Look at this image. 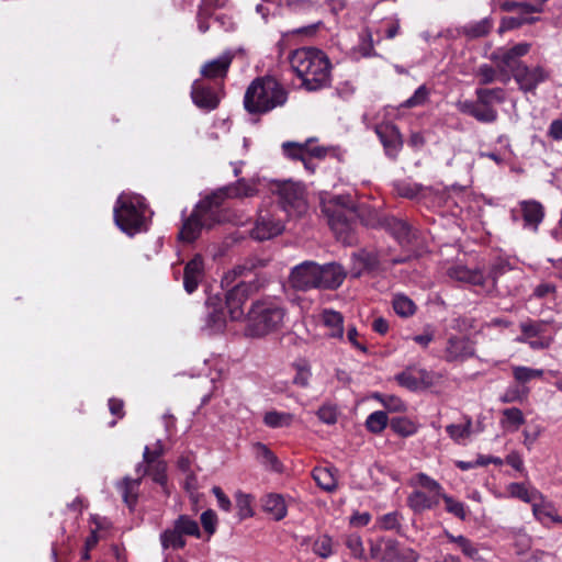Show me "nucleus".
Here are the masks:
<instances>
[{
  "label": "nucleus",
  "mask_w": 562,
  "mask_h": 562,
  "mask_svg": "<svg viewBox=\"0 0 562 562\" xmlns=\"http://www.w3.org/2000/svg\"><path fill=\"white\" fill-rule=\"evenodd\" d=\"M290 65L307 91L325 89L331 83V64L321 49L297 48L290 55Z\"/></svg>",
  "instance_id": "f257e3e1"
},
{
  "label": "nucleus",
  "mask_w": 562,
  "mask_h": 562,
  "mask_svg": "<svg viewBox=\"0 0 562 562\" xmlns=\"http://www.w3.org/2000/svg\"><path fill=\"white\" fill-rule=\"evenodd\" d=\"M319 206L337 239L347 245L353 244L356 238L352 220L356 216L357 207L352 196L322 192Z\"/></svg>",
  "instance_id": "f03ea898"
},
{
  "label": "nucleus",
  "mask_w": 562,
  "mask_h": 562,
  "mask_svg": "<svg viewBox=\"0 0 562 562\" xmlns=\"http://www.w3.org/2000/svg\"><path fill=\"white\" fill-rule=\"evenodd\" d=\"M288 101V91L273 77L256 78L246 89L244 108L249 114H266Z\"/></svg>",
  "instance_id": "7ed1b4c3"
},
{
  "label": "nucleus",
  "mask_w": 562,
  "mask_h": 562,
  "mask_svg": "<svg viewBox=\"0 0 562 562\" xmlns=\"http://www.w3.org/2000/svg\"><path fill=\"white\" fill-rule=\"evenodd\" d=\"M286 310L276 299L255 301L247 313L246 334L249 337H265L282 328Z\"/></svg>",
  "instance_id": "20e7f679"
},
{
  "label": "nucleus",
  "mask_w": 562,
  "mask_h": 562,
  "mask_svg": "<svg viewBox=\"0 0 562 562\" xmlns=\"http://www.w3.org/2000/svg\"><path fill=\"white\" fill-rule=\"evenodd\" d=\"M114 222L128 236L146 231V203L143 196L122 193L114 205Z\"/></svg>",
  "instance_id": "39448f33"
},
{
  "label": "nucleus",
  "mask_w": 562,
  "mask_h": 562,
  "mask_svg": "<svg viewBox=\"0 0 562 562\" xmlns=\"http://www.w3.org/2000/svg\"><path fill=\"white\" fill-rule=\"evenodd\" d=\"M408 485L415 487L406 499L407 506L414 514L420 515L439 505L443 487L435 479L419 472L409 479Z\"/></svg>",
  "instance_id": "423d86ee"
},
{
  "label": "nucleus",
  "mask_w": 562,
  "mask_h": 562,
  "mask_svg": "<svg viewBox=\"0 0 562 562\" xmlns=\"http://www.w3.org/2000/svg\"><path fill=\"white\" fill-rule=\"evenodd\" d=\"M218 220V209L212 206L211 199L200 202L191 215L183 221L179 239L186 243L194 241L203 228H211Z\"/></svg>",
  "instance_id": "0eeeda50"
},
{
  "label": "nucleus",
  "mask_w": 562,
  "mask_h": 562,
  "mask_svg": "<svg viewBox=\"0 0 562 562\" xmlns=\"http://www.w3.org/2000/svg\"><path fill=\"white\" fill-rule=\"evenodd\" d=\"M530 48L531 44L521 42L512 47H498L491 53L490 59L495 64L504 83L509 81V74L514 76L515 71L525 65L521 57L526 56Z\"/></svg>",
  "instance_id": "6e6552de"
},
{
  "label": "nucleus",
  "mask_w": 562,
  "mask_h": 562,
  "mask_svg": "<svg viewBox=\"0 0 562 562\" xmlns=\"http://www.w3.org/2000/svg\"><path fill=\"white\" fill-rule=\"evenodd\" d=\"M262 285L263 282L256 278L249 282H239L226 293V307L231 319L240 321L247 317L244 305Z\"/></svg>",
  "instance_id": "1a4fd4ad"
},
{
  "label": "nucleus",
  "mask_w": 562,
  "mask_h": 562,
  "mask_svg": "<svg viewBox=\"0 0 562 562\" xmlns=\"http://www.w3.org/2000/svg\"><path fill=\"white\" fill-rule=\"evenodd\" d=\"M279 202L289 214H303L307 206L304 188L295 182L285 181L278 187Z\"/></svg>",
  "instance_id": "9d476101"
},
{
  "label": "nucleus",
  "mask_w": 562,
  "mask_h": 562,
  "mask_svg": "<svg viewBox=\"0 0 562 562\" xmlns=\"http://www.w3.org/2000/svg\"><path fill=\"white\" fill-rule=\"evenodd\" d=\"M276 210H259L250 236L259 241L271 239L280 235L284 229L283 222L276 216Z\"/></svg>",
  "instance_id": "9b49d317"
},
{
  "label": "nucleus",
  "mask_w": 562,
  "mask_h": 562,
  "mask_svg": "<svg viewBox=\"0 0 562 562\" xmlns=\"http://www.w3.org/2000/svg\"><path fill=\"white\" fill-rule=\"evenodd\" d=\"M518 89L524 93H535L538 86L551 78V71L541 65L529 67L524 65L513 76Z\"/></svg>",
  "instance_id": "f8f14e48"
},
{
  "label": "nucleus",
  "mask_w": 562,
  "mask_h": 562,
  "mask_svg": "<svg viewBox=\"0 0 562 562\" xmlns=\"http://www.w3.org/2000/svg\"><path fill=\"white\" fill-rule=\"evenodd\" d=\"M475 356V342L465 335H451L446 341L443 359L447 362H464Z\"/></svg>",
  "instance_id": "ddd939ff"
},
{
  "label": "nucleus",
  "mask_w": 562,
  "mask_h": 562,
  "mask_svg": "<svg viewBox=\"0 0 562 562\" xmlns=\"http://www.w3.org/2000/svg\"><path fill=\"white\" fill-rule=\"evenodd\" d=\"M318 263L304 261L295 266L289 277L290 285L299 291L317 289Z\"/></svg>",
  "instance_id": "4468645a"
},
{
  "label": "nucleus",
  "mask_w": 562,
  "mask_h": 562,
  "mask_svg": "<svg viewBox=\"0 0 562 562\" xmlns=\"http://www.w3.org/2000/svg\"><path fill=\"white\" fill-rule=\"evenodd\" d=\"M457 108L461 113L468 114L481 123H493L498 117L497 110L486 102L482 103L480 98H476L475 101L458 102Z\"/></svg>",
  "instance_id": "2eb2a0df"
},
{
  "label": "nucleus",
  "mask_w": 562,
  "mask_h": 562,
  "mask_svg": "<svg viewBox=\"0 0 562 562\" xmlns=\"http://www.w3.org/2000/svg\"><path fill=\"white\" fill-rule=\"evenodd\" d=\"M375 133L381 140L385 154L391 158H396L402 146V135L396 125L392 123H383L375 127Z\"/></svg>",
  "instance_id": "dca6fc26"
},
{
  "label": "nucleus",
  "mask_w": 562,
  "mask_h": 562,
  "mask_svg": "<svg viewBox=\"0 0 562 562\" xmlns=\"http://www.w3.org/2000/svg\"><path fill=\"white\" fill-rule=\"evenodd\" d=\"M518 205L524 222L522 227L537 233L546 215L544 206L537 200H522Z\"/></svg>",
  "instance_id": "f3484780"
},
{
  "label": "nucleus",
  "mask_w": 562,
  "mask_h": 562,
  "mask_svg": "<svg viewBox=\"0 0 562 562\" xmlns=\"http://www.w3.org/2000/svg\"><path fill=\"white\" fill-rule=\"evenodd\" d=\"M191 97L199 109L207 112L215 110L220 104L217 92L199 80H195L192 85Z\"/></svg>",
  "instance_id": "a211bd4d"
},
{
  "label": "nucleus",
  "mask_w": 562,
  "mask_h": 562,
  "mask_svg": "<svg viewBox=\"0 0 562 562\" xmlns=\"http://www.w3.org/2000/svg\"><path fill=\"white\" fill-rule=\"evenodd\" d=\"M346 278L342 267L338 263L318 265L317 289H337Z\"/></svg>",
  "instance_id": "6ab92c4d"
},
{
  "label": "nucleus",
  "mask_w": 562,
  "mask_h": 562,
  "mask_svg": "<svg viewBox=\"0 0 562 562\" xmlns=\"http://www.w3.org/2000/svg\"><path fill=\"white\" fill-rule=\"evenodd\" d=\"M384 562H418L419 554L409 547L403 546L395 539H386Z\"/></svg>",
  "instance_id": "aec40b11"
},
{
  "label": "nucleus",
  "mask_w": 562,
  "mask_h": 562,
  "mask_svg": "<svg viewBox=\"0 0 562 562\" xmlns=\"http://www.w3.org/2000/svg\"><path fill=\"white\" fill-rule=\"evenodd\" d=\"M204 277V261L201 255H195L190 261L187 262L183 271V286L184 290L191 294L193 293Z\"/></svg>",
  "instance_id": "412c9836"
},
{
  "label": "nucleus",
  "mask_w": 562,
  "mask_h": 562,
  "mask_svg": "<svg viewBox=\"0 0 562 562\" xmlns=\"http://www.w3.org/2000/svg\"><path fill=\"white\" fill-rule=\"evenodd\" d=\"M233 58L234 54L231 50L223 53L217 58L206 61L201 68V75L207 79H224Z\"/></svg>",
  "instance_id": "4be33fe9"
},
{
  "label": "nucleus",
  "mask_w": 562,
  "mask_h": 562,
  "mask_svg": "<svg viewBox=\"0 0 562 562\" xmlns=\"http://www.w3.org/2000/svg\"><path fill=\"white\" fill-rule=\"evenodd\" d=\"M355 263L359 267L353 268V276L359 277L362 273H378L385 269V260H381L378 252L361 251L355 256Z\"/></svg>",
  "instance_id": "5701e85b"
},
{
  "label": "nucleus",
  "mask_w": 562,
  "mask_h": 562,
  "mask_svg": "<svg viewBox=\"0 0 562 562\" xmlns=\"http://www.w3.org/2000/svg\"><path fill=\"white\" fill-rule=\"evenodd\" d=\"M443 536L448 542L456 544L457 549L472 561H483L480 553L481 546L463 535L454 536L449 530H443Z\"/></svg>",
  "instance_id": "b1692460"
},
{
  "label": "nucleus",
  "mask_w": 562,
  "mask_h": 562,
  "mask_svg": "<svg viewBox=\"0 0 562 562\" xmlns=\"http://www.w3.org/2000/svg\"><path fill=\"white\" fill-rule=\"evenodd\" d=\"M494 26V20L491 16L483 18L480 21H471L460 26L457 32L458 35L465 37L469 41L487 36Z\"/></svg>",
  "instance_id": "393cba45"
},
{
  "label": "nucleus",
  "mask_w": 562,
  "mask_h": 562,
  "mask_svg": "<svg viewBox=\"0 0 562 562\" xmlns=\"http://www.w3.org/2000/svg\"><path fill=\"white\" fill-rule=\"evenodd\" d=\"M159 453L160 452H150L149 447L146 446L143 452V461L148 464L149 475L153 481L164 485L167 481V464L162 459H159Z\"/></svg>",
  "instance_id": "a878e982"
},
{
  "label": "nucleus",
  "mask_w": 562,
  "mask_h": 562,
  "mask_svg": "<svg viewBox=\"0 0 562 562\" xmlns=\"http://www.w3.org/2000/svg\"><path fill=\"white\" fill-rule=\"evenodd\" d=\"M448 276L452 280L472 285H484L486 281V277L481 269H470L461 265L449 268Z\"/></svg>",
  "instance_id": "bb28decb"
},
{
  "label": "nucleus",
  "mask_w": 562,
  "mask_h": 562,
  "mask_svg": "<svg viewBox=\"0 0 562 562\" xmlns=\"http://www.w3.org/2000/svg\"><path fill=\"white\" fill-rule=\"evenodd\" d=\"M267 266V260L258 257L246 258L240 263L236 265L232 270L225 273L223 281L227 285L234 282L238 277H246L259 268Z\"/></svg>",
  "instance_id": "cd10ccee"
},
{
  "label": "nucleus",
  "mask_w": 562,
  "mask_h": 562,
  "mask_svg": "<svg viewBox=\"0 0 562 562\" xmlns=\"http://www.w3.org/2000/svg\"><path fill=\"white\" fill-rule=\"evenodd\" d=\"M383 227L391 233V235L402 246H407L412 241V229L409 225L395 217H385L383 220Z\"/></svg>",
  "instance_id": "c85d7f7f"
},
{
  "label": "nucleus",
  "mask_w": 562,
  "mask_h": 562,
  "mask_svg": "<svg viewBox=\"0 0 562 562\" xmlns=\"http://www.w3.org/2000/svg\"><path fill=\"white\" fill-rule=\"evenodd\" d=\"M324 326L328 329L327 335L331 338L342 339L344 316L334 310H324L321 315Z\"/></svg>",
  "instance_id": "c756f323"
},
{
  "label": "nucleus",
  "mask_w": 562,
  "mask_h": 562,
  "mask_svg": "<svg viewBox=\"0 0 562 562\" xmlns=\"http://www.w3.org/2000/svg\"><path fill=\"white\" fill-rule=\"evenodd\" d=\"M472 426V418L464 415L462 424H450L446 427V431L456 443L464 445L473 432Z\"/></svg>",
  "instance_id": "7c9ffc66"
},
{
  "label": "nucleus",
  "mask_w": 562,
  "mask_h": 562,
  "mask_svg": "<svg viewBox=\"0 0 562 562\" xmlns=\"http://www.w3.org/2000/svg\"><path fill=\"white\" fill-rule=\"evenodd\" d=\"M262 507L277 521L283 519L288 514L285 501L280 494L266 495L262 499Z\"/></svg>",
  "instance_id": "2f4dec72"
},
{
  "label": "nucleus",
  "mask_w": 562,
  "mask_h": 562,
  "mask_svg": "<svg viewBox=\"0 0 562 562\" xmlns=\"http://www.w3.org/2000/svg\"><path fill=\"white\" fill-rule=\"evenodd\" d=\"M252 451L258 462L262 464L265 468L273 471L281 470V464L277 456L265 443H254Z\"/></svg>",
  "instance_id": "473e14b6"
},
{
  "label": "nucleus",
  "mask_w": 562,
  "mask_h": 562,
  "mask_svg": "<svg viewBox=\"0 0 562 562\" xmlns=\"http://www.w3.org/2000/svg\"><path fill=\"white\" fill-rule=\"evenodd\" d=\"M336 472L337 470L334 468H315L313 479L321 488L333 492L337 488Z\"/></svg>",
  "instance_id": "72a5a7b5"
},
{
  "label": "nucleus",
  "mask_w": 562,
  "mask_h": 562,
  "mask_svg": "<svg viewBox=\"0 0 562 562\" xmlns=\"http://www.w3.org/2000/svg\"><path fill=\"white\" fill-rule=\"evenodd\" d=\"M404 517L401 512L394 510L379 516L375 520V528L382 531L400 532Z\"/></svg>",
  "instance_id": "f704fd0d"
},
{
  "label": "nucleus",
  "mask_w": 562,
  "mask_h": 562,
  "mask_svg": "<svg viewBox=\"0 0 562 562\" xmlns=\"http://www.w3.org/2000/svg\"><path fill=\"white\" fill-rule=\"evenodd\" d=\"M311 140L307 139L305 143L285 142L282 144V151L288 158L301 160L304 167H308L307 150Z\"/></svg>",
  "instance_id": "c9c22d12"
},
{
  "label": "nucleus",
  "mask_w": 562,
  "mask_h": 562,
  "mask_svg": "<svg viewBox=\"0 0 562 562\" xmlns=\"http://www.w3.org/2000/svg\"><path fill=\"white\" fill-rule=\"evenodd\" d=\"M548 324L549 322L547 321L531 319L520 323L519 327L522 335L517 337L516 341L527 342L528 339L542 335L546 331V327Z\"/></svg>",
  "instance_id": "e433bc0d"
},
{
  "label": "nucleus",
  "mask_w": 562,
  "mask_h": 562,
  "mask_svg": "<svg viewBox=\"0 0 562 562\" xmlns=\"http://www.w3.org/2000/svg\"><path fill=\"white\" fill-rule=\"evenodd\" d=\"M139 485V479L130 477H125L119 484L123 501L130 508H133L137 502Z\"/></svg>",
  "instance_id": "4c0bfd02"
},
{
  "label": "nucleus",
  "mask_w": 562,
  "mask_h": 562,
  "mask_svg": "<svg viewBox=\"0 0 562 562\" xmlns=\"http://www.w3.org/2000/svg\"><path fill=\"white\" fill-rule=\"evenodd\" d=\"M161 547L167 549L179 550L186 546L184 536L172 525L160 533Z\"/></svg>",
  "instance_id": "58836bf2"
},
{
  "label": "nucleus",
  "mask_w": 562,
  "mask_h": 562,
  "mask_svg": "<svg viewBox=\"0 0 562 562\" xmlns=\"http://www.w3.org/2000/svg\"><path fill=\"white\" fill-rule=\"evenodd\" d=\"M507 492L510 497L518 498L525 503L541 497V494L536 488H529L525 483H510L507 486Z\"/></svg>",
  "instance_id": "ea45409f"
},
{
  "label": "nucleus",
  "mask_w": 562,
  "mask_h": 562,
  "mask_svg": "<svg viewBox=\"0 0 562 562\" xmlns=\"http://www.w3.org/2000/svg\"><path fill=\"white\" fill-rule=\"evenodd\" d=\"M294 420V415L288 412L269 411L263 415V424L269 428L289 427Z\"/></svg>",
  "instance_id": "a19ab883"
},
{
  "label": "nucleus",
  "mask_w": 562,
  "mask_h": 562,
  "mask_svg": "<svg viewBox=\"0 0 562 562\" xmlns=\"http://www.w3.org/2000/svg\"><path fill=\"white\" fill-rule=\"evenodd\" d=\"M392 305L400 317H409L416 312V304L405 294H394Z\"/></svg>",
  "instance_id": "79ce46f5"
},
{
  "label": "nucleus",
  "mask_w": 562,
  "mask_h": 562,
  "mask_svg": "<svg viewBox=\"0 0 562 562\" xmlns=\"http://www.w3.org/2000/svg\"><path fill=\"white\" fill-rule=\"evenodd\" d=\"M532 514L541 524H546V519H550L555 524H562V517L557 514L551 504H533Z\"/></svg>",
  "instance_id": "37998d69"
},
{
  "label": "nucleus",
  "mask_w": 562,
  "mask_h": 562,
  "mask_svg": "<svg viewBox=\"0 0 562 562\" xmlns=\"http://www.w3.org/2000/svg\"><path fill=\"white\" fill-rule=\"evenodd\" d=\"M475 95L482 100V103L486 102L491 105H493V103H503L506 99L505 90L499 87L477 88Z\"/></svg>",
  "instance_id": "c03bdc74"
},
{
  "label": "nucleus",
  "mask_w": 562,
  "mask_h": 562,
  "mask_svg": "<svg viewBox=\"0 0 562 562\" xmlns=\"http://www.w3.org/2000/svg\"><path fill=\"white\" fill-rule=\"evenodd\" d=\"M542 369H533L525 366H514L513 376L519 384H526L535 379H540L543 375Z\"/></svg>",
  "instance_id": "a18cd8bd"
},
{
  "label": "nucleus",
  "mask_w": 562,
  "mask_h": 562,
  "mask_svg": "<svg viewBox=\"0 0 562 562\" xmlns=\"http://www.w3.org/2000/svg\"><path fill=\"white\" fill-rule=\"evenodd\" d=\"M441 499L445 502L446 510L449 514L453 515L454 517L459 518L460 520L467 519L468 512H467V507H465L464 503L454 499L452 496L445 493L443 490H442L441 496H440V501Z\"/></svg>",
  "instance_id": "49530a36"
},
{
  "label": "nucleus",
  "mask_w": 562,
  "mask_h": 562,
  "mask_svg": "<svg viewBox=\"0 0 562 562\" xmlns=\"http://www.w3.org/2000/svg\"><path fill=\"white\" fill-rule=\"evenodd\" d=\"M312 551L322 559H327L334 554V541L328 535L318 536L313 544Z\"/></svg>",
  "instance_id": "de8ad7c7"
},
{
  "label": "nucleus",
  "mask_w": 562,
  "mask_h": 562,
  "mask_svg": "<svg viewBox=\"0 0 562 562\" xmlns=\"http://www.w3.org/2000/svg\"><path fill=\"white\" fill-rule=\"evenodd\" d=\"M227 195L232 198H247L252 196L257 193V189L254 182L246 179H239L235 186L226 189Z\"/></svg>",
  "instance_id": "09e8293b"
},
{
  "label": "nucleus",
  "mask_w": 562,
  "mask_h": 562,
  "mask_svg": "<svg viewBox=\"0 0 562 562\" xmlns=\"http://www.w3.org/2000/svg\"><path fill=\"white\" fill-rule=\"evenodd\" d=\"M504 418L501 420V425L504 428L508 426L513 427V430H517L522 424H525V417L521 409L517 407H510L503 411Z\"/></svg>",
  "instance_id": "8fccbe9b"
},
{
  "label": "nucleus",
  "mask_w": 562,
  "mask_h": 562,
  "mask_svg": "<svg viewBox=\"0 0 562 562\" xmlns=\"http://www.w3.org/2000/svg\"><path fill=\"white\" fill-rule=\"evenodd\" d=\"M175 527L183 536L200 537V528L198 522L187 515H180L173 522Z\"/></svg>",
  "instance_id": "3c124183"
},
{
  "label": "nucleus",
  "mask_w": 562,
  "mask_h": 562,
  "mask_svg": "<svg viewBox=\"0 0 562 562\" xmlns=\"http://www.w3.org/2000/svg\"><path fill=\"white\" fill-rule=\"evenodd\" d=\"M356 215L360 217L364 225L370 227H383V220L386 217L380 215L374 209L367 206L360 210L357 209Z\"/></svg>",
  "instance_id": "603ef678"
},
{
  "label": "nucleus",
  "mask_w": 562,
  "mask_h": 562,
  "mask_svg": "<svg viewBox=\"0 0 562 562\" xmlns=\"http://www.w3.org/2000/svg\"><path fill=\"white\" fill-rule=\"evenodd\" d=\"M392 430L402 437H408L417 431V426L406 417H396L390 424Z\"/></svg>",
  "instance_id": "864d4df0"
},
{
  "label": "nucleus",
  "mask_w": 562,
  "mask_h": 562,
  "mask_svg": "<svg viewBox=\"0 0 562 562\" xmlns=\"http://www.w3.org/2000/svg\"><path fill=\"white\" fill-rule=\"evenodd\" d=\"M366 426L369 431L379 434L387 426V415L383 411H376L367 417Z\"/></svg>",
  "instance_id": "5fc2aeb1"
},
{
  "label": "nucleus",
  "mask_w": 562,
  "mask_h": 562,
  "mask_svg": "<svg viewBox=\"0 0 562 562\" xmlns=\"http://www.w3.org/2000/svg\"><path fill=\"white\" fill-rule=\"evenodd\" d=\"M429 94L430 90L425 85H422L415 90L411 98H408L401 104V108L412 109L416 106H422L426 104V102L428 101Z\"/></svg>",
  "instance_id": "6e6d98bb"
},
{
  "label": "nucleus",
  "mask_w": 562,
  "mask_h": 562,
  "mask_svg": "<svg viewBox=\"0 0 562 562\" xmlns=\"http://www.w3.org/2000/svg\"><path fill=\"white\" fill-rule=\"evenodd\" d=\"M415 373V367H409L396 374L395 380L401 386L406 387L409 391H417L419 390V386Z\"/></svg>",
  "instance_id": "4d7b16f0"
},
{
  "label": "nucleus",
  "mask_w": 562,
  "mask_h": 562,
  "mask_svg": "<svg viewBox=\"0 0 562 562\" xmlns=\"http://www.w3.org/2000/svg\"><path fill=\"white\" fill-rule=\"evenodd\" d=\"M415 370V375L417 376L419 390L430 387L437 384L441 379V375L439 373L427 371L426 369L416 367Z\"/></svg>",
  "instance_id": "13d9d810"
},
{
  "label": "nucleus",
  "mask_w": 562,
  "mask_h": 562,
  "mask_svg": "<svg viewBox=\"0 0 562 562\" xmlns=\"http://www.w3.org/2000/svg\"><path fill=\"white\" fill-rule=\"evenodd\" d=\"M498 70L488 64H482L477 67L475 76L482 86L493 83L497 79Z\"/></svg>",
  "instance_id": "bf43d9fd"
},
{
  "label": "nucleus",
  "mask_w": 562,
  "mask_h": 562,
  "mask_svg": "<svg viewBox=\"0 0 562 562\" xmlns=\"http://www.w3.org/2000/svg\"><path fill=\"white\" fill-rule=\"evenodd\" d=\"M357 50L362 57H372L376 55L372 34L369 30H364L361 33Z\"/></svg>",
  "instance_id": "052dcab7"
},
{
  "label": "nucleus",
  "mask_w": 562,
  "mask_h": 562,
  "mask_svg": "<svg viewBox=\"0 0 562 562\" xmlns=\"http://www.w3.org/2000/svg\"><path fill=\"white\" fill-rule=\"evenodd\" d=\"M235 498H236V506H237L238 515H239L240 519L251 517L254 515V510L251 507L250 495L238 492L235 495Z\"/></svg>",
  "instance_id": "680f3d73"
},
{
  "label": "nucleus",
  "mask_w": 562,
  "mask_h": 562,
  "mask_svg": "<svg viewBox=\"0 0 562 562\" xmlns=\"http://www.w3.org/2000/svg\"><path fill=\"white\" fill-rule=\"evenodd\" d=\"M318 0H283V4L293 13H303L316 8Z\"/></svg>",
  "instance_id": "e2e57ef3"
},
{
  "label": "nucleus",
  "mask_w": 562,
  "mask_h": 562,
  "mask_svg": "<svg viewBox=\"0 0 562 562\" xmlns=\"http://www.w3.org/2000/svg\"><path fill=\"white\" fill-rule=\"evenodd\" d=\"M528 390H521L518 386H508L499 396V401L504 404L521 402L527 397Z\"/></svg>",
  "instance_id": "0e129e2a"
},
{
  "label": "nucleus",
  "mask_w": 562,
  "mask_h": 562,
  "mask_svg": "<svg viewBox=\"0 0 562 562\" xmlns=\"http://www.w3.org/2000/svg\"><path fill=\"white\" fill-rule=\"evenodd\" d=\"M317 417L327 425H334L337 423L338 412L337 407L331 404H324L316 413Z\"/></svg>",
  "instance_id": "69168bd1"
},
{
  "label": "nucleus",
  "mask_w": 562,
  "mask_h": 562,
  "mask_svg": "<svg viewBox=\"0 0 562 562\" xmlns=\"http://www.w3.org/2000/svg\"><path fill=\"white\" fill-rule=\"evenodd\" d=\"M422 189H423L422 186H419L417 183L405 182V181L398 182L395 186L396 193L400 196L407 198V199H413V198L417 196L419 194V192L422 191Z\"/></svg>",
  "instance_id": "338daca9"
},
{
  "label": "nucleus",
  "mask_w": 562,
  "mask_h": 562,
  "mask_svg": "<svg viewBox=\"0 0 562 562\" xmlns=\"http://www.w3.org/2000/svg\"><path fill=\"white\" fill-rule=\"evenodd\" d=\"M346 546L356 559L364 557L363 542L358 535H350L346 540Z\"/></svg>",
  "instance_id": "774afa93"
}]
</instances>
